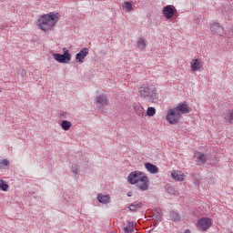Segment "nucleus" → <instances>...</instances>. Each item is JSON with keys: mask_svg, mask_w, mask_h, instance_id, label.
<instances>
[{"mask_svg": "<svg viewBox=\"0 0 233 233\" xmlns=\"http://www.w3.org/2000/svg\"><path fill=\"white\" fill-rule=\"evenodd\" d=\"M57 21H59V14L49 13L39 17L37 26L43 32H48L49 30H52L54 26H56Z\"/></svg>", "mask_w": 233, "mask_h": 233, "instance_id": "nucleus-1", "label": "nucleus"}, {"mask_svg": "<svg viewBox=\"0 0 233 233\" xmlns=\"http://www.w3.org/2000/svg\"><path fill=\"white\" fill-rule=\"evenodd\" d=\"M138 92L141 99H143V101L146 103H150V101L157 97V89H156L154 86L143 85L140 86Z\"/></svg>", "mask_w": 233, "mask_h": 233, "instance_id": "nucleus-2", "label": "nucleus"}, {"mask_svg": "<svg viewBox=\"0 0 233 233\" xmlns=\"http://www.w3.org/2000/svg\"><path fill=\"white\" fill-rule=\"evenodd\" d=\"M166 119L170 125H177L179 119H181V115H179L175 107L170 108L167 110Z\"/></svg>", "mask_w": 233, "mask_h": 233, "instance_id": "nucleus-3", "label": "nucleus"}, {"mask_svg": "<svg viewBox=\"0 0 233 233\" xmlns=\"http://www.w3.org/2000/svg\"><path fill=\"white\" fill-rule=\"evenodd\" d=\"M64 54L61 55L59 53L53 54V58L55 61H57V63H68V61H71L72 55L68 51V49L63 48Z\"/></svg>", "mask_w": 233, "mask_h": 233, "instance_id": "nucleus-4", "label": "nucleus"}, {"mask_svg": "<svg viewBox=\"0 0 233 233\" xmlns=\"http://www.w3.org/2000/svg\"><path fill=\"white\" fill-rule=\"evenodd\" d=\"M143 176H145V173L141 171L131 172L127 177V181L130 185H137Z\"/></svg>", "mask_w": 233, "mask_h": 233, "instance_id": "nucleus-5", "label": "nucleus"}, {"mask_svg": "<svg viewBox=\"0 0 233 233\" xmlns=\"http://www.w3.org/2000/svg\"><path fill=\"white\" fill-rule=\"evenodd\" d=\"M210 227H212V219L208 218H201L197 224L198 230H203L204 232H207Z\"/></svg>", "mask_w": 233, "mask_h": 233, "instance_id": "nucleus-6", "label": "nucleus"}, {"mask_svg": "<svg viewBox=\"0 0 233 233\" xmlns=\"http://www.w3.org/2000/svg\"><path fill=\"white\" fill-rule=\"evenodd\" d=\"M96 105H98V110L102 114H106L105 107L108 106V99L104 95L96 96Z\"/></svg>", "mask_w": 233, "mask_h": 233, "instance_id": "nucleus-7", "label": "nucleus"}, {"mask_svg": "<svg viewBox=\"0 0 233 233\" xmlns=\"http://www.w3.org/2000/svg\"><path fill=\"white\" fill-rule=\"evenodd\" d=\"M137 187L139 190H142V192L148 190V187H150L148 177L143 175L140 180H138Z\"/></svg>", "mask_w": 233, "mask_h": 233, "instance_id": "nucleus-8", "label": "nucleus"}, {"mask_svg": "<svg viewBox=\"0 0 233 233\" xmlns=\"http://www.w3.org/2000/svg\"><path fill=\"white\" fill-rule=\"evenodd\" d=\"M210 31L212 34H216L217 35H225V27L221 26L218 22L211 24Z\"/></svg>", "mask_w": 233, "mask_h": 233, "instance_id": "nucleus-9", "label": "nucleus"}, {"mask_svg": "<svg viewBox=\"0 0 233 233\" xmlns=\"http://www.w3.org/2000/svg\"><path fill=\"white\" fill-rule=\"evenodd\" d=\"M195 161L198 167H203V166L207 165L208 158L206 157L205 154H203L199 151H197L195 153Z\"/></svg>", "mask_w": 233, "mask_h": 233, "instance_id": "nucleus-10", "label": "nucleus"}, {"mask_svg": "<svg viewBox=\"0 0 233 233\" xmlns=\"http://www.w3.org/2000/svg\"><path fill=\"white\" fill-rule=\"evenodd\" d=\"M175 108L179 116H181V114H190L192 112V108L188 106L187 102L178 104Z\"/></svg>", "mask_w": 233, "mask_h": 233, "instance_id": "nucleus-11", "label": "nucleus"}, {"mask_svg": "<svg viewBox=\"0 0 233 233\" xmlns=\"http://www.w3.org/2000/svg\"><path fill=\"white\" fill-rule=\"evenodd\" d=\"M175 13L176 7H174V5H166L164 7L163 14L167 19H171V17H174Z\"/></svg>", "mask_w": 233, "mask_h": 233, "instance_id": "nucleus-12", "label": "nucleus"}, {"mask_svg": "<svg viewBox=\"0 0 233 233\" xmlns=\"http://www.w3.org/2000/svg\"><path fill=\"white\" fill-rule=\"evenodd\" d=\"M89 50L86 47H84L80 52H78L76 56V59L77 63H84L85 57L88 56Z\"/></svg>", "mask_w": 233, "mask_h": 233, "instance_id": "nucleus-13", "label": "nucleus"}, {"mask_svg": "<svg viewBox=\"0 0 233 233\" xmlns=\"http://www.w3.org/2000/svg\"><path fill=\"white\" fill-rule=\"evenodd\" d=\"M145 167L147 172H149L150 174H157L159 172V167L150 162L146 163Z\"/></svg>", "mask_w": 233, "mask_h": 233, "instance_id": "nucleus-14", "label": "nucleus"}, {"mask_svg": "<svg viewBox=\"0 0 233 233\" xmlns=\"http://www.w3.org/2000/svg\"><path fill=\"white\" fill-rule=\"evenodd\" d=\"M172 179H175V181H183L185 179L183 172L181 171H173L171 173Z\"/></svg>", "mask_w": 233, "mask_h": 233, "instance_id": "nucleus-15", "label": "nucleus"}, {"mask_svg": "<svg viewBox=\"0 0 233 233\" xmlns=\"http://www.w3.org/2000/svg\"><path fill=\"white\" fill-rule=\"evenodd\" d=\"M97 200L99 201V203H102L103 205H107V203H110V196L98 194Z\"/></svg>", "mask_w": 233, "mask_h": 233, "instance_id": "nucleus-16", "label": "nucleus"}, {"mask_svg": "<svg viewBox=\"0 0 233 233\" xmlns=\"http://www.w3.org/2000/svg\"><path fill=\"white\" fill-rule=\"evenodd\" d=\"M141 207H143V203H141L139 201H136V202H133L132 204H130L128 208H129L130 212H136V210H137V208H141Z\"/></svg>", "mask_w": 233, "mask_h": 233, "instance_id": "nucleus-17", "label": "nucleus"}, {"mask_svg": "<svg viewBox=\"0 0 233 233\" xmlns=\"http://www.w3.org/2000/svg\"><path fill=\"white\" fill-rule=\"evenodd\" d=\"M163 214L161 213V209L160 208H156L153 211V219H155L157 222L161 221V218H162Z\"/></svg>", "mask_w": 233, "mask_h": 233, "instance_id": "nucleus-18", "label": "nucleus"}, {"mask_svg": "<svg viewBox=\"0 0 233 233\" xmlns=\"http://www.w3.org/2000/svg\"><path fill=\"white\" fill-rule=\"evenodd\" d=\"M199 68H201V63L199 62V60L198 59L193 60V62H191L192 72H198Z\"/></svg>", "mask_w": 233, "mask_h": 233, "instance_id": "nucleus-19", "label": "nucleus"}, {"mask_svg": "<svg viewBox=\"0 0 233 233\" xmlns=\"http://www.w3.org/2000/svg\"><path fill=\"white\" fill-rule=\"evenodd\" d=\"M224 119L226 123H231L233 121V110H228L224 113Z\"/></svg>", "mask_w": 233, "mask_h": 233, "instance_id": "nucleus-20", "label": "nucleus"}, {"mask_svg": "<svg viewBox=\"0 0 233 233\" xmlns=\"http://www.w3.org/2000/svg\"><path fill=\"white\" fill-rule=\"evenodd\" d=\"M170 217L172 221L177 223V221H181V215L177 211H171Z\"/></svg>", "mask_w": 233, "mask_h": 233, "instance_id": "nucleus-21", "label": "nucleus"}, {"mask_svg": "<svg viewBox=\"0 0 233 233\" xmlns=\"http://www.w3.org/2000/svg\"><path fill=\"white\" fill-rule=\"evenodd\" d=\"M135 112L137 115L139 116V117H143L145 116V108L143 106L137 105L135 106Z\"/></svg>", "mask_w": 233, "mask_h": 233, "instance_id": "nucleus-22", "label": "nucleus"}, {"mask_svg": "<svg viewBox=\"0 0 233 233\" xmlns=\"http://www.w3.org/2000/svg\"><path fill=\"white\" fill-rule=\"evenodd\" d=\"M62 130H70V128H72V122L68 121V120H64L62 121L61 125H60Z\"/></svg>", "mask_w": 233, "mask_h": 233, "instance_id": "nucleus-23", "label": "nucleus"}, {"mask_svg": "<svg viewBox=\"0 0 233 233\" xmlns=\"http://www.w3.org/2000/svg\"><path fill=\"white\" fill-rule=\"evenodd\" d=\"M122 8L126 10V12H132L134 6L132 5V3L130 2H124L122 5Z\"/></svg>", "mask_w": 233, "mask_h": 233, "instance_id": "nucleus-24", "label": "nucleus"}, {"mask_svg": "<svg viewBox=\"0 0 233 233\" xmlns=\"http://www.w3.org/2000/svg\"><path fill=\"white\" fill-rule=\"evenodd\" d=\"M124 231L126 233H133L134 232V222H127V226L124 228Z\"/></svg>", "mask_w": 233, "mask_h": 233, "instance_id": "nucleus-25", "label": "nucleus"}, {"mask_svg": "<svg viewBox=\"0 0 233 233\" xmlns=\"http://www.w3.org/2000/svg\"><path fill=\"white\" fill-rule=\"evenodd\" d=\"M137 46H138L139 50H145L147 48V42H145V39L138 38Z\"/></svg>", "mask_w": 233, "mask_h": 233, "instance_id": "nucleus-26", "label": "nucleus"}, {"mask_svg": "<svg viewBox=\"0 0 233 233\" xmlns=\"http://www.w3.org/2000/svg\"><path fill=\"white\" fill-rule=\"evenodd\" d=\"M147 115L149 117H152L153 116H156V108L155 107H148L147 111Z\"/></svg>", "mask_w": 233, "mask_h": 233, "instance_id": "nucleus-27", "label": "nucleus"}, {"mask_svg": "<svg viewBox=\"0 0 233 233\" xmlns=\"http://www.w3.org/2000/svg\"><path fill=\"white\" fill-rule=\"evenodd\" d=\"M71 172L75 174V176H77V174H79V165L75 164L72 166Z\"/></svg>", "mask_w": 233, "mask_h": 233, "instance_id": "nucleus-28", "label": "nucleus"}, {"mask_svg": "<svg viewBox=\"0 0 233 233\" xmlns=\"http://www.w3.org/2000/svg\"><path fill=\"white\" fill-rule=\"evenodd\" d=\"M193 179H194L195 185H197V187H199V181H201V177L196 174V175H193Z\"/></svg>", "mask_w": 233, "mask_h": 233, "instance_id": "nucleus-29", "label": "nucleus"}, {"mask_svg": "<svg viewBox=\"0 0 233 233\" xmlns=\"http://www.w3.org/2000/svg\"><path fill=\"white\" fill-rule=\"evenodd\" d=\"M0 188H2L4 192H8V184H6L5 181H2L0 183Z\"/></svg>", "mask_w": 233, "mask_h": 233, "instance_id": "nucleus-30", "label": "nucleus"}, {"mask_svg": "<svg viewBox=\"0 0 233 233\" xmlns=\"http://www.w3.org/2000/svg\"><path fill=\"white\" fill-rule=\"evenodd\" d=\"M10 165V161L8 159H4L0 162L1 168H4V167H8Z\"/></svg>", "mask_w": 233, "mask_h": 233, "instance_id": "nucleus-31", "label": "nucleus"}, {"mask_svg": "<svg viewBox=\"0 0 233 233\" xmlns=\"http://www.w3.org/2000/svg\"><path fill=\"white\" fill-rule=\"evenodd\" d=\"M167 190L168 194H172L173 196H176V194H177V191L174 190V187H168Z\"/></svg>", "mask_w": 233, "mask_h": 233, "instance_id": "nucleus-32", "label": "nucleus"}, {"mask_svg": "<svg viewBox=\"0 0 233 233\" xmlns=\"http://www.w3.org/2000/svg\"><path fill=\"white\" fill-rule=\"evenodd\" d=\"M59 117L60 119H66V112L59 113Z\"/></svg>", "mask_w": 233, "mask_h": 233, "instance_id": "nucleus-33", "label": "nucleus"}, {"mask_svg": "<svg viewBox=\"0 0 233 233\" xmlns=\"http://www.w3.org/2000/svg\"><path fill=\"white\" fill-rule=\"evenodd\" d=\"M127 197H128V198H132V192H128V193H127Z\"/></svg>", "mask_w": 233, "mask_h": 233, "instance_id": "nucleus-34", "label": "nucleus"}, {"mask_svg": "<svg viewBox=\"0 0 233 233\" xmlns=\"http://www.w3.org/2000/svg\"><path fill=\"white\" fill-rule=\"evenodd\" d=\"M185 233H190V229H186Z\"/></svg>", "mask_w": 233, "mask_h": 233, "instance_id": "nucleus-35", "label": "nucleus"}, {"mask_svg": "<svg viewBox=\"0 0 233 233\" xmlns=\"http://www.w3.org/2000/svg\"><path fill=\"white\" fill-rule=\"evenodd\" d=\"M229 233H233V232H229Z\"/></svg>", "mask_w": 233, "mask_h": 233, "instance_id": "nucleus-36", "label": "nucleus"}]
</instances>
